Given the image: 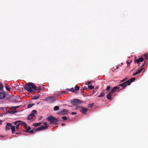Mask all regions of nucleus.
Masks as SVG:
<instances>
[{"instance_id": "1", "label": "nucleus", "mask_w": 148, "mask_h": 148, "mask_svg": "<svg viewBox=\"0 0 148 148\" xmlns=\"http://www.w3.org/2000/svg\"><path fill=\"white\" fill-rule=\"evenodd\" d=\"M24 88L29 92H33L36 89V86L32 82L29 83L28 84L25 86Z\"/></svg>"}, {"instance_id": "2", "label": "nucleus", "mask_w": 148, "mask_h": 148, "mask_svg": "<svg viewBox=\"0 0 148 148\" xmlns=\"http://www.w3.org/2000/svg\"><path fill=\"white\" fill-rule=\"evenodd\" d=\"M119 87L117 86L114 88L107 95V98L109 100L111 99L114 92H115L116 90L119 89Z\"/></svg>"}, {"instance_id": "3", "label": "nucleus", "mask_w": 148, "mask_h": 148, "mask_svg": "<svg viewBox=\"0 0 148 148\" xmlns=\"http://www.w3.org/2000/svg\"><path fill=\"white\" fill-rule=\"evenodd\" d=\"M44 126H42L40 127L37 128L35 130V132L40 131L42 130H45L47 129L48 127V126L46 123H44Z\"/></svg>"}, {"instance_id": "4", "label": "nucleus", "mask_w": 148, "mask_h": 148, "mask_svg": "<svg viewBox=\"0 0 148 148\" xmlns=\"http://www.w3.org/2000/svg\"><path fill=\"white\" fill-rule=\"evenodd\" d=\"M56 100V98L53 96L49 97L47 98L46 100L49 103L52 102Z\"/></svg>"}, {"instance_id": "5", "label": "nucleus", "mask_w": 148, "mask_h": 148, "mask_svg": "<svg viewBox=\"0 0 148 148\" xmlns=\"http://www.w3.org/2000/svg\"><path fill=\"white\" fill-rule=\"evenodd\" d=\"M36 111L35 110H33L32 113L30 114L28 117L27 119L28 120L31 119L33 117L35 116V115L36 114Z\"/></svg>"}, {"instance_id": "6", "label": "nucleus", "mask_w": 148, "mask_h": 148, "mask_svg": "<svg viewBox=\"0 0 148 148\" xmlns=\"http://www.w3.org/2000/svg\"><path fill=\"white\" fill-rule=\"evenodd\" d=\"M127 85H130L129 80H128L124 83L120 84V86H122L123 88H124Z\"/></svg>"}, {"instance_id": "7", "label": "nucleus", "mask_w": 148, "mask_h": 148, "mask_svg": "<svg viewBox=\"0 0 148 148\" xmlns=\"http://www.w3.org/2000/svg\"><path fill=\"white\" fill-rule=\"evenodd\" d=\"M67 110L63 109L60 110L58 114H65L67 113Z\"/></svg>"}, {"instance_id": "8", "label": "nucleus", "mask_w": 148, "mask_h": 148, "mask_svg": "<svg viewBox=\"0 0 148 148\" xmlns=\"http://www.w3.org/2000/svg\"><path fill=\"white\" fill-rule=\"evenodd\" d=\"M79 110L80 112L84 113H85L87 111L86 108L84 107H80Z\"/></svg>"}, {"instance_id": "9", "label": "nucleus", "mask_w": 148, "mask_h": 148, "mask_svg": "<svg viewBox=\"0 0 148 148\" xmlns=\"http://www.w3.org/2000/svg\"><path fill=\"white\" fill-rule=\"evenodd\" d=\"M71 102L72 104L74 105H77L79 104V100L76 99L71 101Z\"/></svg>"}, {"instance_id": "10", "label": "nucleus", "mask_w": 148, "mask_h": 148, "mask_svg": "<svg viewBox=\"0 0 148 148\" xmlns=\"http://www.w3.org/2000/svg\"><path fill=\"white\" fill-rule=\"evenodd\" d=\"M12 126V124L10 123H8L5 126V130H8L10 129V127Z\"/></svg>"}, {"instance_id": "11", "label": "nucleus", "mask_w": 148, "mask_h": 148, "mask_svg": "<svg viewBox=\"0 0 148 148\" xmlns=\"http://www.w3.org/2000/svg\"><path fill=\"white\" fill-rule=\"evenodd\" d=\"M48 120L51 122V124L53 123V120H55V118L49 116L48 117Z\"/></svg>"}, {"instance_id": "12", "label": "nucleus", "mask_w": 148, "mask_h": 148, "mask_svg": "<svg viewBox=\"0 0 148 148\" xmlns=\"http://www.w3.org/2000/svg\"><path fill=\"white\" fill-rule=\"evenodd\" d=\"M144 60L143 58H139V60L137 59L135 60V62L138 64L139 62H142Z\"/></svg>"}, {"instance_id": "13", "label": "nucleus", "mask_w": 148, "mask_h": 148, "mask_svg": "<svg viewBox=\"0 0 148 148\" xmlns=\"http://www.w3.org/2000/svg\"><path fill=\"white\" fill-rule=\"evenodd\" d=\"M5 88L6 90L9 91H11V88H10L9 86H8V84H5Z\"/></svg>"}, {"instance_id": "14", "label": "nucleus", "mask_w": 148, "mask_h": 148, "mask_svg": "<svg viewBox=\"0 0 148 148\" xmlns=\"http://www.w3.org/2000/svg\"><path fill=\"white\" fill-rule=\"evenodd\" d=\"M12 130V134H14L15 131V127L14 126H11V128Z\"/></svg>"}, {"instance_id": "15", "label": "nucleus", "mask_w": 148, "mask_h": 148, "mask_svg": "<svg viewBox=\"0 0 148 148\" xmlns=\"http://www.w3.org/2000/svg\"><path fill=\"white\" fill-rule=\"evenodd\" d=\"M5 97V95L3 93H0V99H3Z\"/></svg>"}, {"instance_id": "16", "label": "nucleus", "mask_w": 148, "mask_h": 148, "mask_svg": "<svg viewBox=\"0 0 148 148\" xmlns=\"http://www.w3.org/2000/svg\"><path fill=\"white\" fill-rule=\"evenodd\" d=\"M105 91V90H103V92H104ZM105 95V93L104 92H101L100 95L98 96V97H103Z\"/></svg>"}, {"instance_id": "17", "label": "nucleus", "mask_w": 148, "mask_h": 148, "mask_svg": "<svg viewBox=\"0 0 148 148\" xmlns=\"http://www.w3.org/2000/svg\"><path fill=\"white\" fill-rule=\"evenodd\" d=\"M94 88V86L92 85H88V89H92Z\"/></svg>"}, {"instance_id": "18", "label": "nucleus", "mask_w": 148, "mask_h": 148, "mask_svg": "<svg viewBox=\"0 0 148 148\" xmlns=\"http://www.w3.org/2000/svg\"><path fill=\"white\" fill-rule=\"evenodd\" d=\"M25 128L26 129V132L27 133L29 132L30 131L29 130L31 129V128L30 127H27V128Z\"/></svg>"}, {"instance_id": "19", "label": "nucleus", "mask_w": 148, "mask_h": 148, "mask_svg": "<svg viewBox=\"0 0 148 148\" xmlns=\"http://www.w3.org/2000/svg\"><path fill=\"white\" fill-rule=\"evenodd\" d=\"M21 121H15L14 122V124L15 125H16V124L18 125V123H21Z\"/></svg>"}, {"instance_id": "20", "label": "nucleus", "mask_w": 148, "mask_h": 148, "mask_svg": "<svg viewBox=\"0 0 148 148\" xmlns=\"http://www.w3.org/2000/svg\"><path fill=\"white\" fill-rule=\"evenodd\" d=\"M35 132H36L35 129H33L31 130H30L29 132V133L30 134H32Z\"/></svg>"}, {"instance_id": "21", "label": "nucleus", "mask_w": 148, "mask_h": 148, "mask_svg": "<svg viewBox=\"0 0 148 148\" xmlns=\"http://www.w3.org/2000/svg\"><path fill=\"white\" fill-rule=\"evenodd\" d=\"M59 109V107L58 106H55L54 108V110L56 111Z\"/></svg>"}, {"instance_id": "22", "label": "nucleus", "mask_w": 148, "mask_h": 148, "mask_svg": "<svg viewBox=\"0 0 148 148\" xmlns=\"http://www.w3.org/2000/svg\"><path fill=\"white\" fill-rule=\"evenodd\" d=\"M34 105V103H31L29 104L28 105L27 107L28 108H30L32 106H33Z\"/></svg>"}, {"instance_id": "23", "label": "nucleus", "mask_w": 148, "mask_h": 148, "mask_svg": "<svg viewBox=\"0 0 148 148\" xmlns=\"http://www.w3.org/2000/svg\"><path fill=\"white\" fill-rule=\"evenodd\" d=\"M55 120H53V123L56 124L58 122V121L56 119H55Z\"/></svg>"}, {"instance_id": "24", "label": "nucleus", "mask_w": 148, "mask_h": 148, "mask_svg": "<svg viewBox=\"0 0 148 148\" xmlns=\"http://www.w3.org/2000/svg\"><path fill=\"white\" fill-rule=\"evenodd\" d=\"M19 106H12L11 107L12 110L15 109L19 107Z\"/></svg>"}, {"instance_id": "25", "label": "nucleus", "mask_w": 148, "mask_h": 148, "mask_svg": "<svg viewBox=\"0 0 148 148\" xmlns=\"http://www.w3.org/2000/svg\"><path fill=\"white\" fill-rule=\"evenodd\" d=\"M135 79V77H133V78L129 80L130 83V82H131L134 81Z\"/></svg>"}, {"instance_id": "26", "label": "nucleus", "mask_w": 148, "mask_h": 148, "mask_svg": "<svg viewBox=\"0 0 148 148\" xmlns=\"http://www.w3.org/2000/svg\"><path fill=\"white\" fill-rule=\"evenodd\" d=\"M93 105H94L93 103L89 104L88 105V107L91 108L92 107V106H93Z\"/></svg>"}, {"instance_id": "27", "label": "nucleus", "mask_w": 148, "mask_h": 148, "mask_svg": "<svg viewBox=\"0 0 148 148\" xmlns=\"http://www.w3.org/2000/svg\"><path fill=\"white\" fill-rule=\"evenodd\" d=\"M21 124L25 126V128H27V125L25 123L23 122V123H21Z\"/></svg>"}, {"instance_id": "28", "label": "nucleus", "mask_w": 148, "mask_h": 148, "mask_svg": "<svg viewBox=\"0 0 148 148\" xmlns=\"http://www.w3.org/2000/svg\"><path fill=\"white\" fill-rule=\"evenodd\" d=\"M40 124L39 123H34L33 124V125L34 126H37Z\"/></svg>"}, {"instance_id": "29", "label": "nucleus", "mask_w": 148, "mask_h": 148, "mask_svg": "<svg viewBox=\"0 0 148 148\" xmlns=\"http://www.w3.org/2000/svg\"><path fill=\"white\" fill-rule=\"evenodd\" d=\"M39 98V97L38 96H34L33 97V99H36Z\"/></svg>"}, {"instance_id": "30", "label": "nucleus", "mask_w": 148, "mask_h": 148, "mask_svg": "<svg viewBox=\"0 0 148 148\" xmlns=\"http://www.w3.org/2000/svg\"><path fill=\"white\" fill-rule=\"evenodd\" d=\"M75 89L76 90H78L79 89V87L77 86H76L75 87Z\"/></svg>"}, {"instance_id": "31", "label": "nucleus", "mask_w": 148, "mask_h": 148, "mask_svg": "<svg viewBox=\"0 0 148 148\" xmlns=\"http://www.w3.org/2000/svg\"><path fill=\"white\" fill-rule=\"evenodd\" d=\"M68 90H69L71 91L72 92H74L75 91L74 89L73 88H71L70 89H68Z\"/></svg>"}, {"instance_id": "32", "label": "nucleus", "mask_w": 148, "mask_h": 148, "mask_svg": "<svg viewBox=\"0 0 148 148\" xmlns=\"http://www.w3.org/2000/svg\"><path fill=\"white\" fill-rule=\"evenodd\" d=\"M3 88V85L2 84H0V90H2Z\"/></svg>"}, {"instance_id": "33", "label": "nucleus", "mask_w": 148, "mask_h": 148, "mask_svg": "<svg viewBox=\"0 0 148 148\" xmlns=\"http://www.w3.org/2000/svg\"><path fill=\"white\" fill-rule=\"evenodd\" d=\"M131 62V61L130 60H128L127 61V63L128 65V66H129L130 64V63Z\"/></svg>"}, {"instance_id": "34", "label": "nucleus", "mask_w": 148, "mask_h": 148, "mask_svg": "<svg viewBox=\"0 0 148 148\" xmlns=\"http://www.w3.org/2000/svg\"><path fill=\"white\" fill-rule=\"evenodd\" d=\"M145 57L146 59L148 60V54H145Z\"/></svg>"}, {"instance_id": "35", "label": "nucleus", "mask_w": 148, "mask_h": 148, "mask_svg": "<svg viewBox=\"0 0 148 148\" xmlns=\"http://www.w3.org/2000/svg\"><path fill=\"white\" fill-rule=\"evenodd\" d=\"M143 68H142V69H140L137 72H138V73H140L141 72V71L143 70Z\"/></svg>"}, {"instance_id": "36", "label": "nucleus", "mask_w": 148, "mask_h": 148, "mask_svg": "<svg viewBox=\"0 0 148 148\" xmlns=\"http://www.w3.org/2000/svg\"><path fill=\"white\" fill-rule=\"evenodd\" d=\"M110 89V86H108L107 87V89H106V91H108Z\"/></svg>"}, {"instance_id": "37", "label": "nucleus", "mask_w": 148, "mask_h": 148, "mask_svg": "<svg viewBox=\"0 0 148 148\" xmlns=\"http://www.w3.org/2000/svg\"><path fill=\"white\" fill-rule=\"evenodd\" d=\"M138 74V72H137V71L136 73H134L133 74V75L134 76H135V75Z\"/></svg>"}, {"instance_id": "38", "label": "nucleus", "mask_w": 148, "mask_h": 148, "mask_svg": "<svg viewBox=\"0 0 148 148\" xmlns=\"http://www.w3.org/2000/svg\"><path fill=\"white\" fill-rule=\"evenodd\" d=\"M62 118L63 120H66L67 119V117L66 116H63L62 117Z\"/></svg>"}, {"instance_id": "39", "label": "nucleus", "mask_w": 148, "mask_h": 148, "mask_svg": "<svg viewBox=\"0 0 148 148\" xmlns=\"http://www.w3.org/2000/svg\"><path fill=\"white\" fill-rule=\"evenodd\" d=\"M76 113H77L76 112H72L71 113V114L72 115H75V114H76Z\"/></svg>"}, {"instance_id": "40", "label": "nucleus", "mask_w": 148, "mask_h": 148, "mask_svg": "<svg viewBox=\"0 0 148 148\" xmlns=\"http://www.w3.org/2000/svg\"><path fill=\"white\" fill-rule=\"evenodd\" d=\"M21 124V123H18V125L16 126V128L17 129H18V127H19V125Z\"/></svg>"}, {"instance_id": "41", "label": "nucleus", "mask_w": 148, "mask_h": 148, "mask_svg": "<svg viewBox=\"0 0 148 148\" xmlns=\"http://www.w3.org/2000/svg\"><path fill=\"white\" fill-rule=\"evenodd\" d=\"M91 82L89 81L88 83H86V85H89V84H90Z\"/></svg>"}, {"instance_id": "42", "label": "nucleus", "mask_w": 148, "mask_h": 148, "mask_svg": "<svg viewBox=\"0 0 148 148\" xmlns=\"http://www.w3.org/2000/svg\"><path fill=\"white\" fill-rule=\"evenodd\" d=\"M84 89H86V90H87V88L86 87H84V88H83V90H84Z\"/></svg>"}, {"instance_id": "43", "label": "nucleus", "mask_w": 148, "mask_h": 148, "mask_svg": "<svg viewBox=\"0 0 148 148\" xmlns=\"http://www.w3.org/2000/svg\"><path fill=\"white\" fill-rule=\"evenodd\" d=\"M2 121H0V125L2 124Z\"/></svg>"}, {"instance_id": "44", "label": "nucleus", "mask_w": 148, "mask_h": 148, "mask_svg": "<svg viewBox=\"0 0 148 148\" xmlns=\"http://www.w3.org/2000/svg\"><path fill=\"white\" fill-rule=\"evenodd\" d=\"M63 125H64V124H62V126H63Z\"/></svg>"}]
</instances>
